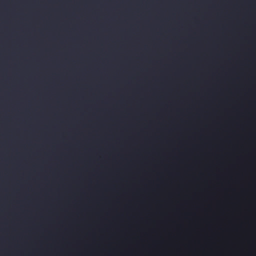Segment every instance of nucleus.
<instances>
[{
    "label": "nucleus",
    "instance_id": "1",
    "mask_svg": "<svg viewBox=\"0 0 256 256\" xmlns=\"http://www.w3.org/2000/svg\"><path fill=\"white\" fill-rule=\"evenodd\" d=\"M0 64H1V65L2 64H4V60H3V59H2V54H1V62H0Z\"/></svg>",
    "mask_w": 256,
    "mask_h": 256
}]
</instances>
